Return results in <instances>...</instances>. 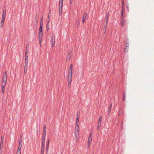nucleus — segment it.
Wrapping results in <instances>:
<instances>
[{
  "instance_id": "1",
  "label": "nucleus",
  "mask_w": 154,
  "mask_h": 154,
  "mask_svg": "<svg viewBox=\"0 0 154 154\" xmlns=\"http://www.w3.org/2000/svg\"><path fill=\"white\" fill-rule=\"evenodd\" d=\"M79 118H76V124L75 126V135L76 139L78 137L79 135Z\"/></svg>"
},
{
  "instance_id": "2",
  "label": "nucleus",
  "mask_w": 154,
  "mask_h": 154,
  "mask_svg": "<svg viewBox=\"0 0 154 154\" xmlns=\"http://www.w3.org/2000/svg\"><path fill=\"white\" fill-rule=\"evenodd\" d=\"M42 27L43 26L40 25L39 30V40L40 43H41L42 38Z\"/></svg>"
},
{
  "instance_id": "3",
  "label": "nucleus",
  "mask_w": 154,
  "mask_h": 154,
  "mask_svg": "<svg viewBox=\"0 0 154 154\" xmlns=\"http://www.w3.org/2000/svg\"><path fill=\"white\" fill-rule=\"evenodd\" d=\"M63 0H60L59 4V12L62 13V8L63 5Z\"/></svg>"
},
{
  "instance_id": "4",
  "label": "nucleus",
  "mask_w": 154,
  "mask_h": 154,
  "mask_svg": "<svg viewBox=\"0 0 154 154\" xmlns=\"http://www.w3.org/2000/svg\"><path fill=\"white\" fill-rule=\"evenodd\" d=\"M22 137H23V135L22 134H21L20 135V139L19 143V146L18 147V150H21V149L22 146V144H21L22 140H21V139L22 138Z\"/></svg>"
},
{
  "instance_id": "5",
  "label": "nucleus",
  "mask_w": 154,
  "mask_h": 154,
  "mask_svg": "<svg viewBox=\"0 0 154 154\" xmlns=\"http://www.w3.org/2000/svg\"><path fill=\"white\" fill-rule=\"evenodd\" d=\"M6 82H7L3 81L2 82V93H4L5 88L6 86Z\"/></svg>"
},
{
  "instance_id": "6",
  "label": "nucleus",
  "mask_w": 154,
  "mask_h": 154,
  "mask_svg": "<svg viewBox=\"0 0 154 154\" xmlns=\"http://www.w3.org/2000/svg\"><path fill=\"white\" fill-rule=\"evenodd\" d=\"M7 75L6 72H5L4 74L3 75L2 81L7 82Z\"/></svg>"
},
{
  "instance_id": "7",
  "label": "nucleus",
  "mask_w": 154,
  "mask_h": 154,
  "mask_svg": "<svg viewBox=\"0 0 154 154\" xmlns=\"http://www.w3.org/2000/svg\"><path fill=\"white\" fill-rule=\"evenodd\" d=\"M45 142L44 139L42 140L41 151H44Z\"/></svg>"
},
{
  "instance_id": "8",
  "label": "nucleus",
  "mask_w": 154,
  "mask_h": 154,
  "mask_svg": "<svg viewBox=\"0 0 154 154\" xmlns=\"http://www.w3.org/2000/svg\"><path fill=\"white\" fill-rule=\"evenodd\" d=\"M55 38L54 37V38L52 37H51V47H53L54 46V45L55 44Z\"/></svg>"
},
{
  "instance_id": "9",
  "label": "nucleus",
  "mask_w": 154,
  "mask_h": 154,
  "mask_svg": "<svg viewBox=\"0 0 154 154\" xmlns=\"http://www.w3.org/2000/svg\"><path fill=\"white\" fill-rule=\"evenodd\" d=\"M4 138V137L3 136H2L1 137V140L0 142V147L2 149L3 147V139Z\"/></svg>"
},
{
  "instance_id": "10",
  "label": "nucleus",
  "mask_w": 154,
  "mask_h": 154,
  "mask_svg": "<svg viewBox=\"0 0 154 154\" xmlns=\"http://www.w3.org/2000/svg\"><path fill=\"white\" fill-rule=\"evenodd\" d=\"M50 140L49 139L47 140V144L46 146V151L47 152H48V150L49 148V143Z\"/></svg>"
},
{
  "instance_id": "11",
  "label": "nucleus",
  "mask_w": 154,
  "mask_h": 154,
  "mask_svg": "<svg viewBox=\"0 0 154 154\" xmlns=\"http://www.w3.org/2000/svg\"><path fill=\"white\" fill-rule=\"evenodd\" d=\"M122 9L121 11V16H122V18H123V13H124V11H123V5H124V2L123 0H122Z\"/></svg>"
},
{
  "instance_id": "12",
  "label": "nucleus",
  "mask_w": 154,
  "mask_h": 154,
  "mask_svg": "<svg viewBox=\"0 0 154 154\" xmlns=\"http://www.w3.org/2000/svg\"><path fill=\"white\" fill-rule=\"evenodd\" d=\"M92 137H89L88 142V146H89L91 143L92 141Z\"/></svg>"
},
{
  "instance_id": "13",
  "label": "nucleus",
  "mask_w": 154,
  "mask_h": 154,
  "mask_svg": "<svg viewBox=\"0 0 154 154\" xmlns=\"http://www.w3.org/2000/svg\"><path fill=\"white\" fill-rule=\"evenodd\" d=\"M69 73L68 75V79H69V78L70 79H71L72 80V72H69Z\"/></svg>"
},
{
  "instance_id": "14",
  "label": "nucleus",
  "mask_w": 154,
  "mask_h": 154,
  "mask_svg": "<svg viewBox=\"0 0 154 154\" xmlns=\"http://www.w3.org/2000/svg\"><path fill=\"white\" fill-rule=\"evenodd\" d=\"M101 125V122L98 121L97 125V129L99 130L100 128Z\"/></svg>"
},
{
  "instance_id": "15",
  "label": "nucleus",
  "mask_w": 154,
  "mask_h": 154,
  "mask_svg": "<svg viewBox=\"0 0 154 154\" xmlns=\"http://www.w3.org/2000/svg\"><path fill=\"white\" fill-rule=\"evenodd\" d=\"M86 16L87 14L86 13H85L84 14L83 17H82V19H83V21L82 23H83L84 22H85V20L86 18Z\"/></svg>"
},
{
  "instance_id": "16",
  "label": "nucleus",
  "mask_w": 154,
  "mask_h": 154,
  "mask_svg": "<svg viewBox=\"0 0 154 154\" xmlns=\"http://www.w3.org/2000/svg\"><path fill=\"white\" fill-rule=\"evenodd\" d=\"M129 44V41L127 39L126 40L125 44V46L127 47V48L128 47Z\"/></svg>"
},
{
  "instance_id": "17",
  "label": "nucleus",
  "mask_w": 154,
  "mask_h": 154,
  "mask_svg": "<svg viewBox=\"0 0 154 154\" xmlns=\"http://www.w3.org/2000/svg\"><path fill=\"white\" fill-rule=\"evenodd\" d=\"M71 57V54L70 53H69L68 54V55L67 58H66L67 60H69L70 59V58Z\"/></svg>"
},
{
  "instance_id": "18",
  "label": "nucleus",
  "mask_w": 154,
  "mask_h": 154,
  "mask_svg": "<svg viewBox=\"0 0 154 154\" xmlns=\"http://www.w3.org/2000/svg\"><path fill=\"white\" fill-rule=\"evenodd\" d=\"M72 80L71 79H70L69 78V79H68V86L70 87L71 84V82Z\"/></svg>"
},
{
  "instance_id": "19",
  "label": "nucleus",
  "mask_w": 154,
  "mask_h": 154,
  "mask_svg": "<svg viewBox=\"0 0 154 154\" xmlns=\"http://www.w3.org/2000/svg\"><path fill=\"white\" fill-rule=\"evenodd\" d=\"M107 26V25H105L104 26L103 29V33L104 34H105L106 32Z\"/></svg>"
},
{
  "instance_id": "20",
  "label": "nucleus",
  "mask_w": 154,
  "mask_h": 154,
  "mask_svg": "<svg viewBox=\"0 0 154 154\" xmlns=\"http://www.w3.org/2000/svg\"><path fill=\"white\" fill-rule=\"evenodd\" d=\"M46 126L45 125H44L43 126V132H44V133H46Z\"/></svg>"
},
{
  "instance_id": "21",
  "label": "nucleus",
  "mask_w": 154,
  "mask_h": 154,
  "mask_svg": "<svg viewBox=\"0 0 154 154\" xmlns=\"http://www.w3.org/2000/svg\"><path fill=\"white\" fill-rule=\"evenodd\" d=\"M46 136V133H44V132H43V134H42V140H43V139L44 140V142H45V137Z\"/></svg>"
},
{
  "instance_id": "22",
  "label": "nucleus",
  "mask_w": 154,
  "mask_h": 154,
  "mask_svg": "<svg viewBox=\"0 0 154 154\" xmlns=\"http://www.w3.org/2000/svg\"><path fill=\"white\" fill-rule=\"evenodd\" d=\"M109 16V13H107L106 14V17H105V19L106 20H108Z\"/></svg>"
},
{
  "instance_id": "23",
  "label": "nucleus",
  "mask_w": 154,
  "mask_h": 154,
  "mask_svg": "<svg viewBox=\"0 0 154 154\" xmlns=\"http://www.w3.org/2000/svg\"><path fill=\"white\" fill-rule=\"evenodd\" d=\"M27 67L28 66H25L24 70V72L25 73H26V72L27 71Z\"/></svg>"
},
{
  "instance_id": "24",
  "label": "nucleus",
  "mask_w": 154,
  "mask_h": 154,
  "mask_svg": "<svg viewBox=\"0 0 154 154\" xmlns=\"http://www.w3.org/2000/svg\"><path fill=\"white\" fill-rule=\"evenodd\" d=\"M28 60L26 59H25V66H28Z\"/></svg>"
},
{
  "instance_id": "25",
  "label": "nucleus",
  "mask_w": 154,
  "mask_h": 154,
  "mask_svg": "<svg viewBox=\"0 0 154 154\" xmlns=\"http://www.w3.org/2000/svg\"><path fill=\"white\" fill-rule=\"evenodd\" d=\"M6 13V10L5 9H4L3 11V13H2V16H5Z\"/></svg>"
},
{
  "instance_id": "26",
  "label": "nucleus",
  "mask_w": 154,
  "mask_h": 154,
  "mask_svg": "<svg viewBox=\"0 0 154 154\" xmlns=\"http://www.w3.org/2000/svg\"><path fill=\"white\" fill-rule=\"evenodd\" d=\"M5 16H2V19H1V21H2V22H4L5 19Z\"/></svg>"
},
{
  "instance_id": "27",
  "label": "nucleus",
  "mask_w": 154,
  "mask_h": 154,
  "mask_svg": "<svg viewBox=\"0 0 154 154\" xmlns=\"http://www.w3.org/2000/svg\"><path fill=\"white\" fill-rule=\"evenodd\" d=\"M40 25L43 26V17H42L41 20Z\"/></svg>"
},
{
  "instance_id": "28",
  "label": "nucleus",
  "mask_w": 154,
  "mask_h": 154,
  "mask_svg": "<svg viewBox=\"0 0 154 154\" xmlns=\"http://www.w3.org/2000/svg\"><path fill=\"white\" fill-rule=\"evenodd\" d=\"M128 48H127V47L126 46V47H125L124 49V51L125 52H127L128 51Z\"/></svg>"
},
{
  "instance_id": "29",
  "label": "nucleus",
  "mask_w": 154,
  "mask_h": 154,
  "mask_svg": "<svg viewBox=\"0 0 154 154\" xmlns=\"http://www.w3.org/2000/svg\"><path fill=\"white\" fill-rule=\"evenodd\" d=\"M111 107H112V105L110 106L109 107L108 109V113L110 112L111 110Z\"/></svg>"
},
{
  "instance_id": "30",
  "label": "nucleus",
  "mask_w": 154,
  "mask_h": 154,
  "mask_svg": "<svg viewBox=\"0 0 154 154\" xmlns=\"http://www.w3.org/2000/svg\"><path fill=\"white\" fill-rule=\"evenodd\" d=\"M125 97H126L125 94V92H124L123 94V100L124 101H125Z\"/></svg>"
},
{
  "instance_id": "31",
  "label": "nucleus",
  "mask_w": 154,
  "mask_h": 154,
  "mask_svg": "<svg viewBox=\"0 0 154 154\" xmlns=\"http://www.w3.org/2000/svg\"><path fill=\"white\" fill-rule=\"evenodd\" d=\"M4 22H2V21H1V25L0 27H1L2 28L3 27V26L4 25Z\"/></svg>"
},
{
  "instance_id": "32",
  "label": "nucleus",
  "mask_w": 154,
  "mask_h": 154,
  "mask_svg": "<svg viewBox=\"0 0 154 154\" xmlns=\"http://www.w3.org/2000/svg\"><path fill=\"white\" fill-rule=\"evenodd\" d=\"M49 25H47L46 27V29L47 31H48L49 29Z\"/></svg>"
},
{
  "instance_id": "33",
  "label": "nucleus",
  "mask_w": 154,
  "mask_h": 154,
  "mask_svg": "<svg viewBox=\"0 0 154 154\" xmlns=\"http://www.w3.org/2000/svg\"><path fill=\"white\" fill-rule=\"evenodd\" d=\"M50 18H49V17H48V21L47 23V25H49V23L50 22Z\"/></svg>"
},
{
  "instance_id": "34",
  "label": "nucleus",
  "mask_w": 154,
  "mask_h": 154,
  "mask_svg": "<svg viewBox=\"0 0 154 154\" xmlns=\"http://www.w3.org/2000/svg\"><path fill=\"white\" fill-rule=\"evenodd\" d=\"M122 110H120L119 111V116H120L122 113Z\"/></svg>"
},
{
  "instance_id": "35",
  "label": "nucleus",
  "mask_w": 154,
  "mask_h": 154,
  "mask_svg": "<svg viewBox=\"0 0 154 154\" xmlns=\"http://www.w3.org/2000/svg\"><path fill=\"white\" fill-rule=\"evenodd\" d=\"M21 154V150H17V154Z\"/></svg>"
},
{
  "instance_id": "36",
  "label": "nucleus",
  "mask_w": 154,
  "mask_h": 154,
  "mask_svg": "<svg viewBox=\"0 0 154 154\" xmlns=\"http://www.w3.org/2000/svg\"><path fill=\"white\" fill-rule=\"evenodd\" d=\"M101 120H102V117L100 116L99 117V118L98 121L101 122Z\"/></svg>"
},
{
  "instance_id": "37",
  "label": "nucleus",
  "mask_w": 154,
  "mask_h": 154,
  "mask_svg": "<svg viewBox=\"0 0 154 154\" xmlns=\"http://www.w3.org/2000/svg\"><path fill=\"white\" fill-rule=\"evenodd\" d=\"M121 25L122 26H124L125 25L124 22H121Z\"/></svg>"
},
{
  "instance_id": "38",
  "label": "nucleus",
  "mask_w": 154,
  "mask_h": 154,
  "mask_svg": "<svg viewBox=\"0 0 154 154\" xmlns=\"http://www.w3.org/2000/svg\"><path fill=\"white\" fill-rule=\"evenodd\" d=\"M80 117V114L77 113V115L76 118H79Z\"/></svg>"
},
{
  "instance_id": "39",
  "label": "nucleus",
  "mask_w": 154,
  "mask_h": 154,
  "mask_svg": "<svg viewBox=\"0 0 154 154\" xmlns=\"http://www.w3.org/2000/svg\"><path fill=\"white\" fill-rule=\"evenodd\" d=\"M69 72H72V68H69Z\"/></svg>"
},
{
  "instance_id": "40",
  "label": "nucleus",
  "mask_w": 154,
  "mask_h": 154,
  "mask_svg": "<svg viewBox=\"0 0 154 154\" xmlns=\"http://www.w3.org/2000/svg\"><path fill=\"white\" fill-rule=\"evenodd\" d=\"M28 55H27V54H25V59H27L28 58Z\"/></svg>"
},
{
  "instance_id": "41",
  "label": "nucleus",
  "mask_w": 154,
  "mask_h": 154,
  "mask_svg": "<svg viewBox=\"0 0 154 154\" xmlns=\"http://www.w3.org/2000/svg\"><path fill=\"white\" fill-rule=\"evenodd\" d=\"M50 11H51V10H49V14H48V17H49V18H50Z\"/></svg>"
},
{
  "instance_id": "42",
  "label": "nucleus",
  "mask_w": 154,
  "mask_h": 154,
  "mask_svg": "<svg viewBox=\"0 0 154 154\" xmlns=\"http://www.w3.org/2000/svg\"><path fill=\"white\" fill-rule=\"evenodd\" d=\"M125 22V20H124V18H122L121 22Z\"/></svg>"
},
{
  "instance_id": "43",
  "label": "nucleus",
  "mask_w": 154,
  "mask_h": 154,
  "mask_svg": "<svg viewBox=\"0 0 154 154\" xmlns=\"http://www.w3.org/2000/svg\"><path fill=\"white\" fill-rule=\"evenodd\" d=\"M108 20H106V25H107H107L108 24Z\"/></svg>"
},
{
  "instance_id": "44",
  "label": "nucleus",
  "mask_w": 154,
  "mask_h": 154,
  "mask_svg": "<svg viewBox=\"0 0 154 154\" xmlns=\"http://www.w3.org/2000/svg\"><path fill=\"white\" fill-rule=\"evenodd\" d=\"M27 48V46H26V48ZM26 54H27V53L28 52V50H27V48H26Z\"/></svg>"
},
{
  "instance_id": "45",
  "label": "nucleus",
  "mask_w": 154,
  "mask_h": 154,
  "mask_svg": "<svg viewBox=\"0 0 154 154\" xmlns=\"http://www.w3.org/2000/svg\"><path fill=\"white\" fill-rule=\"evenodd\" d=\"M73 0H70V2L71 4H72V3Z\"/></svg>"
},
{
  "instance_id": "46",
  "label": "nucleus",
  "mask_w": 154,
  "mask_h": 154,
  "mask_svg": "<svg viewBox=\"0 0 154 154\" xmlns=\"http://www.w3.org/2000/svg\"><path fill=\"white\" fill-rule=\"evenodd\" d=\"M92 133L91 132V133H90V136H89V137H91V136H92Z\"/></svg>"
},
{
  "instance_id": "47",
  "label": "nucleus",
  "mask_w": 154,
  "mask_h": 154,
  "mask_svg": "<svg viewBox=\"0 0 154 154\" xmlns=\"http://www.w3.org/2000/svg\"><path fill=\"white\" fill-rule=\"evenodd\" d=\"M69 68H72V64L70 65Z\"/></svg>"
},
{
  "instance_id": "48",
  "label": "nucleus",
  "mask_w": 154,
  "mask_h": 154,
  "mask_svg": "<svg viewBox=\"0 0 154 154\" xmlns=\"http://www.w3.org/2000/svg\"><path fill=\"white\" fill-rule=\"evenodd\" d=\"M44 151H41V154H44Z\"/></svg>"
},
{
  "instance_id": "49",
  "label": "nucleus",
  "mask_w": 154,
  "mask_h": 154,
  "mask_svg": "<svg viewBox=\"0 0 154 154\" xmlns=\"http://www.w3.org/2000/svg\"><path fill=\"white\" fill-rule=\"evenodd\" d=\"M79 112H80L78 110V112H77V113H79Z\"/></svg>"
}]
</instances>
